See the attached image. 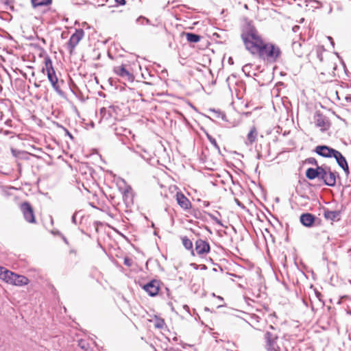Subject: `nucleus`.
I'll return each instance as SVG.
<instances>
[{"instance_id":"nucleus-1","label":"nucleus","mask_w":351,"mask_h":351,"mask_svg":"<svg viewBox=\"0 0 351 351\" xmlns=\"http://www.w3.org/2000/svg\"><path fill=\"white\" fill-rule=\"evenodd\" d=\"M241 38L246 49L253 55L258 53L261 45L264 43L258 32L252 27L243 32Z\"/></svg>"},{"instance_id":"nucleus-2","label":"nucleus","mask_w":351,"mask_h":351,"mask_svg":"<svg viewBox=\"0 0 351 351\" xmlns=\"http://www.w3.org/2000/svg\"><path fill=\"white\" fill-rule=\"evenodd\" d=\"M256 54L261 58L268 62H274L280 56V50L278 47L271 43H264Z\"/></svg>"},{"instance_id":"nucleus-3","label":"nucleus","mask_w":351,"mask_h":351,"mask_svg":"<svg viewBox=\"0 0 351 351\" xmlns=\"http://www.w3.org/2000/svg\"><path fill=\"white\" fill-rule=\"evenodd\" d=\"M45 68H43L42 72L45 73L46 71L47 75L49 81L50 82L53 89L58 93H61L62 90L58 85V80L56 76V72L53 67L52 61L49 57L45 58Z\"/></svg>"},{"instance_id":"nucleus-4","label":"nucleus","mask_w":351,"mask_h":351,"mask_svg":"<svg viewBox=\"0 0 351 351\" xmlns=\"http://www.w3.org/2000/svg\"><path fill=\"white\" fill-rule=\"evenodd\" d=\"M337 172L332 171L328 166H320L318 179L323 180L324 183L329 186L336 184Z\"/></svg>"},{"instance_id":"nucleus-5","label":"nucleus","mask_w":351,"mask_h":351,"mask_svg":"<svg viewBox=\"0 0 351 351\" xmlns=\"http://www.w3.org/2000/svg\"><path fill=\"white\" fill-rule=\"evenodd\" d=\"M119 108L115 106H110L108 108H102L100 110L101 121H106L109 124H113L119 119Z\"/></svg>"},{"instance_id":"nucleus-6","label":"nucleus","mask_w":351,"mask_h":351,"mask_svg":"<svg viewBox=\"0 0 351 351\" xmlns=\"http://www.w3.org/2000/svg\"><path fill=\"white\" fill-rule=\"evenodd\" d=\"M270 328L272 331H267L265 335L266 350L267 351H280V346L277 343L278 339V334L275 332L273 326H270Z\"/></svg>"},{"instance_id":"nucleus-7","label":"nucleus","mask_w":351,"mask_h":351,"mask_svg":"<svg viewBox=\"0 0 351 351\" xmlns=\"http://www.w3.org/2000/svg\"><path fill=\"white\" fill-rule=\"evenodd\" d=\"M84 36V32L82 29H76L75 33L71 35L69 42L67 43V48L69 51L70 54H72L73 53L75 47L83 38Z\"/></svg>"},{"instance_id":"nucleus-8","label":"nucleus","mask_w":351,"mask_h":351,"mask_svg":"<svg viewBox=\"0 0 351 351\" xmlns=\"http://www.w3.org/2000/svg\"><path fill=\"white\" fill-rule=\"evenodd\" d=\"M20 208L26 221L28 223L36 222L34 210L29 203L27 202H23Z\"/></svg>"},{"instance_id":"nucleus-9","label":"nucleus","mask_w":351,"mask_h":351,"mask_svg":"<svg viewBox=\"0 0 351 351\" xmlns=\"http://www.w3.org/2000/svg\"><path fill=\"white\" fill-rule=\"evenodd\" d=\"M29 282V279L25 276L13 272V276H10L8 284L17 287H22L27 285Z\"/></svg>"},{"instance_id":"nucleus-10","label":"nucleus","mask_w":351,"mask_h":351,"mask_svg":"<svg viewBox=\"0 0 351 351\" xmlns=\"http://www.w3.org/2000/svg\"><path fill=\"white\" fill-rule=\"evenodd\" d=\"M195 251L196 252L197 254L199 256L207 254L208 253H209L210 250L209 243L207 241L202 240L201 239H197L195 241Z\"/></svg>"},{"instance_id":"nucleus-11","label":"nucleus","mask_w":351,"mask_h":351,"mask_svg":"<svg viewBox=\"0 0 351 351\" xmlns=\"http://www.w3.org/2000/svg\"><path fill=\"white\" fill-rule=\"evenodd\" d=\"M143 289L148 293L149 295L154 297L158 295L160 285L159 282L156 280H152L143 287Z\"/></svg>"},{"instance_id":"nucleus-12","label":"nucleus","mask_w":351,"mask_h":351,"mask_svg":"<svg viewBox=\"0 0 351 351\" xmlns=\"http://www.w3.org/2000/svg\"><path fill=\"white\" fill-rule=\"evenodd\" d=\"M315 152L323 157L331 158L334 157V155H335V152H337V150L326 145H319L316 147Z\"/></svg>"},{"instance_id":"nucleus-13","label":"nucleus","mask_w":351,"mask_h":351,"mask_svg":"<svg viewBox=\"0 0 351 351\" xmlns=\"http://www.w3.org/2000/svg\"><path fill=\"white\" fill-rule=\"evenodd\" d=\"M176 199L178 204L184 210H189L191 208V203L189 199L181 192H178L176 195Z\"/></svg>"},{"instance_id":"nucleus-14","label":"nucleus","mask_w":351,"mask_h":351,"mask_svg":"<svg viewBox=\"0 0 351 351\" xmlns=\"http://www.w3.org/2000/svg\"><path fill=\"white\" fill-rule=\"evenodd\" d=\"M334 158L336 159L339 166L343 169L346 176H348L349 168L345 157L339 151H337L335 152Z\"/></svg>"},{"instance_id":"nucleus-15","label":"nucleus","mask_w":351,"mask_h":351,"mask_svg":"<svg viewBox=\"0 0 351 351\" xmlns=\"http://www.w3.org/2000/svg\"><path fill=\"white\" fill-rule=\"evenodd\" d=\"M114 72L125 80H132V75L125 69L124 65L115 66Z\"/></svg>"},{"instance_id":"nucleus-16","label":"nucleus","mask_w":351,"mask_h":351,"mask_svg":"<svg viewBox=\"0 0 351 351\" xmlns=\"http://www.w3.org/2000/svg\"><path fill=\"white\" fill-rule=\"evenodd\" d=\"M258 136V131L255 126H252L250 128V130L247 134V138L245 141V144L247 145H252L257 139Z\"/></svg>"},{"instance_id":"nucleus-17","label":"nucleus","mask_w":351,"mask_h":351,"mask_svg":"<svg viewBox=\"0 0 351 351\" xmlns=\"http://www.w3.org/2000/svg\"><path fill=\"white\" fill-rule=\"evenodd\" d=\"M315 217L310 213L302 214L300 216V222L306 227H310L315 221Z\"/></svg>"},{"instance_id":"nucleus-18","label":"nucleus","mask_w":351,"mask_h":351,"mask_svg":"<svg viewBox=\"0 0 351 351\" xmlns=\"http://www.w3.org/2000/svg\"><path fill=\"white\" fill-rule=\"evenodd\" d=\"M13 276V271L0 266V279L8 284L10 276Z\"/></svg>"},{"instance_id":"nucleus-19","label":"nucleus","mask_w":351,"mask_h":351,"mask_svg":"<svg viewBox=\"0 0 351 351\" xmlns=\"http://www.w3.org/2000/svg\"><path fill=\"white\" fill-rule=\"evenodd\" d=\"M324 217L326 219L334 221L340 219V212L337 210H326Z\"/></svg>"},{"instance_id":"nucleus-20","label":"nucleus","mask_w":351,"mask_h":351,"mask_svg":"<svg viewBox=\"0 0 351 351\" xmlns=\"http://www.w3.org/2000/svg\"><path fill=\"white\" fill-rule=\"evenodd\" d=\"M292 48L295 54L298 57H302L304 55L302 49V44L300 41L294 40L292 43Z\"/></svg>"},{"instance_id":"nucleus-21","label":"nucleus","mask_w":351,"mask_h":351,"mask_svg":"<svg viewBox=\"0 0 351 351\" xmlns=\"http://www.w3.org/2000/svg\"><path fill=\"white\" fill-rule=\"evenodd\" d=\"M319 167L317 166L316 169L308 168L306 171V177L309 180H313L319 178Z\"/></svg>"},{"instance_id":"nucleus-22","label":"nucleus","mask_w":351,"mask_h":351,"mask_svg":"<svg viewBox=\"0 0 351 351\" xmlns=\"http://www.w3.org/2000/svg\"><path fill=\"white\" fill-rule=\"evenodd\" d=\"M182 245L184 247L189 250H191V254L193 256H195L194 250H193V243L187 237H182L181 238Z\"/></svg>"},{"instance_id":"nucleus-23","label":"nucleus","mask_w":351,"mask_h":351,"mask_svg":"<svg viewBox=\"0 0 351 351\" xmlns=\"http://www.w3.org/2000/svg\"><path fill=\"white\" fill-rule=\"evenodd\" d=\"M52 0H31L33 8L50 5Z\"/></svg>"},{"instance_id":"nucleus-24","label":"nucleus","mask_w":351,"mask_h":351,"mask_svg":"<svg viewBox=\"0 0 351 351\" xmlns=\"http://www.w3.org/2000/svg\"><path fill=\"white\" fill-rule=\"evenodd\" d=\"M186 38L187 41L193 43H198L201 39L200 36L193 33H186Z\"/></svg>"},{"instance_id":"nucleus-25","label":"nucleus","mask_w":351,"mask_h":351,"mask_svg":"<svg viewBox=\"0 0 351 351\" xmlns=\"http://www.w3.org/2000/svg\"><path fill=\"white\" fill-rule=\"evenodd\" d=\"M335 69H336V64L335 63L332 62L331 61H330V60L326 59V65L324 66V71L328 73H330L331 72H333V70H335Z\"/></svg>"},{"instance_id":"nucleus-26","label":"nucleus","mask_w":351,"mask_h":351,"mask_svg":"<svg viewBox=\"0 0 351 351\" xmlns=\"http://www.w3.org/2000/svg\"><path fill=\"white\" fill-rule=\"evenodd\" d=\"M165 326V322L163 319L156 318L154 322V326L158 329H162Z\"/></svg>"},{"instance_id":"nucleus-27","label":"nucleus","mask_w":351,"mask_h":351,"mask_svg":"<svg viewBox=\"0 0 351 351\" xmlns=\"http://www.w3.org/2000/svg\"><path fill=\"white\" fill-rule=\"evenodd\" d=\"M316 125L321 128H325L326 122L323 117L320 115L317 116V118L316 119Z\"/></svg>"},{"instance_id":"nucleus-28","label":"nucleus","mask_w":351,"mask_h":351,"mask_svg":"<svg viewBox=\"0 0 351 351\" xmlns=\"http://www.w3.org/2000/svg\"><path fill=\"white\" fill-rule=\"evenodd\" d=\"M136 21L141 25L150 24V21L148 19L143 16L138 17Z\"/></svg>"},{"instance_id":"nucleus-29","label":"nucleus","mask_w":351,"mask_h":351,"mask_svg":"<svg viewBox=\"0 0 351 351\" xmlns=\"http://www.w3.org/2000/svg\"><path fill=\"white\" fill-rule=\"evenodd\" d=\"M78 346L83 350H86L88 348V343L84 340H80L78 341Z\"/></svg>"},{"instance_id":"nucleus-30","label":"nucleus","mask_w":351,"mask_h":351,"mask_svg":"<svg viewBox=\"0 0 351 351\" xmlns=\"http://www.w3.org/2000/svg\"><path fill=\"white\" fill-rule=\"evenodd\" d=\"M207 137H208V139L209 140V141L211 143L212 145H213L215 147L219 148V146H218V145L217 143V141H216V140L213 137H212L209 134H207Z\"/></svg>"},{"instance_id":"nucleus-31","label":"nucleus","mask_w":351,"mask_h":351,"mask_svg":"<svg viewBox=\"0 0 351 351\" xmlns=\"http://www.w3.org/2000/svg\"><path fill=\"white\" fill-rule=\"evenodd\" d=\"M306 162L310 165H316L317 167L318 166L317 160L314 158H308L306 159Z\"/></svg>"},{"instance_id":"nucleus-32","label":"nucleus","mask_w":351,"mask_h":351,"mask_svg":"<svg viewBox=\"0 0 351 351\" xmlns=\"http://www.w3.org/2000/svg\"><path fill=\"white\" fill-rule=\"evenodd\" d=\"M317 57L321 62H322L324 61V58H323L322 51H317Z\"/></svg>"},{"instance_id":"nucleus-33","label":"nucleus","mask_w":351,"mask_h":351,"mask_svg":"<svg viewBox=\"0 0 351 351\" xmlns=\"http://www.w3.org/2000/svg\"><path fill=\"white\" fill-rule=\"evenodd\" d=\"M131 262H132V261H131V259H130V258H125V260H124V264H125V265H127V266H131Z\"/></svg>"},{"instance_id":"nucleus-34","label":"nucleus","mask_w":351,"mask_h":351,"mask_svg":"<svg viewBox=\"0 0 351 351\" xmlns=\"http://www.w3.org/2000/svg\"><path fill=\"white\" fill-rule=\"evenodd\" d=\"M250 66L251 65L250 64H247L244 65L242 69L243 71L246 72L248 70V68L250 67Z\"/></svg>"},{"instance_id":"nucleus-35","label":"nucleus","mask_w":351,"mask_h":351,"mask_svg":"<svg viewBox=\"0 0 351 351\" xmlns=\"http://www.w3.org/2000/svg\"><path fill=\"white\" fill-rule=\"evenodd\" d=\"M300 26L295 25V26L293 27L292 30H293V32H298V30L300 29Z\"/></svg>"},{"instance_id":"nucleus-36","label":"nucleus","mask_w":351,"mask_h":351,"mask_svg":"<svg viewBox=\"0 0 351 351\" xmlns=\"http://www.w3.org/2000/svg\"><path fill=\"white\" fill-rule=\"evenodd\" d=\"M72 221L75 223H76V217H75V214H74L72 217Z\"/></svg>"},{"instance_id":"nucleus-37","label":"nucleus","mask_w":351,"mask_h":351,"mask_svg":"<svg viewBox=\"0 0 351 351\" xmlns=\"http://www.w3.org/2000/svg\"><path fill=\"white\" fill-rule=\"evenodd\" d=\"M183 308L187 311H189V307L187 305H184Z\"/></svg>"},{"instance_id":"nucleus-38","label":"nucleus","mask_w":351,"mask_h":351,"mask_svg":"<svg viewBox=\"0 0 351 351\" xmlns=\"http://www.w3.org/2000/svg\"><path fill=\"white\" fill-rule=\"evenodd\" d=\"M215 219V221L218 223V224H220L221 225L220 221L219 219H217V218H213Z\"/></svg>"},{"instance_id":"nucleus-39","label":"nucleus","mask_w":351,"mask_h":351,"mask_svg":"<svg viewBox=\"0 0 351 351\" xmlns=\"http://www.w3.org/2000/svg\"><path fill=\"white\" fill-rule=\"evenodd\" d=\"M117 2L119 3H122L124 2V0H115Z\"/></svg>"},{"instance_id":"nucleus-40","label":"nucleus","mask_w":351,"mask_h":351,"mask_svg":"<svg viewBox=\"0 0 351 351\" xmlns=\"http://www.w3.org/2000/svg\"><path fill=\"white\" fill-rule=\"evenodd\" d=\"M34 86H36V87H39L40 85L38 84H37L36 82L34 83Z\"/></svg>"},{"instance_id":"nucleus-41","label":"nucleus","mask_w":351,"mask_h":351,"mask_svg":"<svg viewBox=\"0 0 351 351\" xmlns=\"http://www.w3.org/2000/svg\"><path fill=\"white\" fill-rule=\"evenodd\" d=\"M218 299L221 300H223V298H221V296H218Z\"/></svg>"},{"instance_id":"nucleus-42","label":"nucleus","mask_w":351,"mask_h":351,"mask_svg":"<svg viewBox=\"0 0 351 351\" xmlns=\"http://www.w3.org/2000/svg\"><path fill=\"white\" fill-rule=\"evenodd\" d=\"M170 351H181L180 350H170Z\"/></svg>"}]
</instances>
